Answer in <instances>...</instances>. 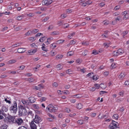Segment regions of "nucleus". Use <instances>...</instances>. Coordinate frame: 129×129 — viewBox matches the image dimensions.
Instances as JSON below:
<instances>
[{"label":"nucleus","instance_id":"e433bc0d","mask_svg":"<svg viewBox=\"0 0 129 129\" xmlns=\"http://www.w3.org/2000/svg\"><path fill=\"white\" fill-rule=\"evenodd\" d=\"M120 17H118L117 18H116L115 19V20H114L112 21V23H113V22H115L116 21H119V19H120Z\"/></svg>","mask_w":129,"mask_h":129},{"label":"nucleus","instance_id":"a878e982","mask_svg":"<svg viewBox=\"0 0 129 129\" xmlns=\"http://www.w3.org/2000/svg\"><path fill=\"white\" fill-rule=\"evenodd\" d=\"M100 87L103 89H104L106 87V86L104 85L103 83H101L100 85Z\"/></svg>","mask_w":129,"mask_h":129},{"label":"nucleus","instance_id":"aec40b11","mask_svg":"<svg viewBox=\"0 0 129 129\" xmlns=\"http://www.w3.org/2000/svg\"><path fill=\"white\" fill-rule=\"evenodd\" d=\"M113 54L114 56H117L119 55L117 51H113Z\"/></svg>","mask_w":129,"mask_h":129},{"label":"nucleus","instance_id":"423d86ee","mask_svg":"<svg viewBox=\"0 0 129 129\" xmlns=\"http://www.w3.org/2000/svg\"><path fill=\"white\" fill-rule=\"evenodd\" d=\"M34 121L36 123H39L41 121V118L37 115L35 116V119L34 120Z\"/></svg>","mask_w":129,"mask_h":129},{"label":"nucleus","instance_id":"72a5a7b5","mask_svg":"<svg viewBox=\"0 0 129 129\" xmlns=\"http://www.w3.org/2000/svg\"><path fill=\"white\" fill-rule=\"evenodd\" d=\"M93 73H89L87 75V76L89 77L90 78H92L93 75Z\"/></svg>","mask_w":129,"mask_h":129},{"label":"nucleus","instance_id":"393cba45","mask_svg":"<svg viewBox=\"0 0 129 129\" xmlns=\"http://www.w3.org/2000/svg\"><path fill=\"white\" fill-rule=\"evenodd\" d=\"M47 0H43L42 2V3L43 5H44L46 6H48L47 4Z\"/></svg>","mask_w":129,"mask_h":129},{"label":"nucleus","instance_id":"de8ad7c7","mask_svg":"<svg viewBox=\"0 0 129 129\" xmlns=\"http://www.w3.org/2000/svg\"><path fill=\"white\" fill-rule=\"evenodd\" d=\"M5 114L4 113V111L3 110H0V115H4Z\"/></svg>","mask_w":129,"mask_h":129},{"label":"nucleus","instance_id":"6ab92c4d","mask_svg":"<svg viewBox=\"0 0 129 129\" xmlns=\"http://www.w3.org/2000/svg\"><path fill=\"white\" fill-rule=\"evenodd\" d=\"M27 80L29 82H34L35 80V79L33 78L30 77L28 78Z\"/></svg>","mask_w":129,"mask_h":129},{"label":"nucleus","instance_id":"0eeeda50","mask_svg":"<svg viewBox=\"0 0 129 129\" xmlns=\"http://www.w3.org/2000/svg\"><path fill=\"white\" fill-rule=\"evenodd\" d=\"M34 121H31L30 123V126L31 129H36L37 126Z\"/></svg>","mask_w":129,"mask_h":129},{"label":"nucleus","instance_id":"4d7b16f0","mask_svg":"<svg viewBox=\"0 0 129 129\" xmlns=\"http://www.w3.org/2000/svg\"><path fill=\"white\" fill-rule=\"evenodd\" d=\"M20 27L19 26L15 28V30L16 31H18L20 30Z\"/></svg>","mask_w":129,"mask_h":129},{"label":"nucleus","instance_id":"5701e85b","mask_svg":"<svg viewBox=\"0 0 129 129\" xmlns=\"http://www.w3.org/2000/svg\"><path fill=\"white\" fill-rule=\"evenodd\" d=\"M75 33L74 32L70 34V35H69L68 37L70 39H71L72 37L75 35Z\"/></svg>","mask_w":129,"mask_h":129},{"label":"nucleus","instance_id":"9b49d317","mask_svg":"<svg viewBox=\"0 0 129 129\" xmlns=\"http://www.w3.org/2000/svg\"><path fill=\"white\" fill-rule=\"evenodd\" d=\"M125 74L123 73H121L119 76L118 77L120 79H123L124 77Z\"/></svg>","mask_w":129,"mask_h":129},{"label":"nucleus","instance_id":"c03bdc74","mask_svg":"<svg viewBox=\"0 0 129 129\" xmlns=\"http://www.w3.org/2000/svg\"><path fill=\"white\" fill-rule=\"evenodd\" d=\"M53 86L54 87H56L58 85V84L56 82H54L52 84Z\"/></svg>","mask_w":129,"mask_h":129},{"label":"nucleus","instance_id":"37998d69","mask_svg":"<svg viewBox=\"0 0 129 129\" xmlns=\"http://www.w3.org/2000/svg\"><path fill=\"white\" fill-rule=\"evenodd\" d=\"M120 7L119 6H116L114 8V10L115 11H117L120 9Z\"/></svg>","mask_w":129,"mask_h":129},{"label":"nucleus","instance_id":"774afa93","mask_svg":"<svg viewBox=\"0 0 129 129\" xmlns=\"http://www.w3.org/2000/svg\"><path fill=\"white\" fill-rule=\"evenodd\" d=\"M18 129H27L26 127L23 126H21Z\"/></svg>","mask_w":129,"mask_h":129},{"label":"nucleus","instance_id":"473e14b6","mask_svg":"<svg viewBox=\"0 0 129 129\" xmlns=\"http://www.w3.org/2000/svg\"><path fill=\"white\" fill-rule=\"evenodd\" d=\"M52 35H56L59 34V32L58 31H54L51 33Z\"/></svg>","mask_w":129,"mask_h":129},{"label":"nucleus","instance_id":"58836bf2","mask_svg":"<svg viewBox=\"0 0 129 129\" xmlns=\"http://www.w3.org/2000/svg\"><path fill=\"white\" fill-rule=\"evenodd\" d=\"M28 40L30 41H33L35 40V38L33 37H31L28 38Z\"/></svg>","mask_w":129,"mask_h":129},{"label":"nucleus","instance_id":"338daca9","mask_svg":"<svg viewBox=\"0 0 129 129\" xmlns=\"http://www.w3.org/2000/svg\"><path fill=\"white\" fill-rule=\"evenodd\" d=\"M67 16V15L65 14H63L61 15V17L62 18H64Z\"/></svg>","mask_w":129,"mask_h":129},{"label":"nucleus","instance_id":"7ed1b4c3","mask_svg":"<svg viewBox=\"0 0 129 129\" xmlns=\"http://www.w3.org/2000/svg\"><path fill=\"white\" fill-rule=\"evenodd\" d=\"M12 112L14 113H16L17 110V104L16 101L14 102V105L11 106L9 109Z\"/></svg>","mask_w":129,"mask_h":129},{"label":"nucleus","instance_id":"2f4dec72","mask_svg":"<svg viewBox=\"0 0 129 129\" xmlns=\"http://www.w3.org/2000/svg\"><path fill=\"white\" fill-rule=\"evenodd\" d=\"M33 107L35 109H38L39 108L38 105L37 104H33Z\"/></svg>","mask_w":129,"mask_h":129},{"label":"nucleus","instance_id":"f257e3e1","mask_svg":"<svg viewBox=\"0 0 129 129\" xmlns=\"http://www.w3.org/2000/svg\"><path fill=\"white\" fill-rule=\"evenodd\" d=\"M27 112L25 108V106L20 105L19 109V116H25L27 115Z\"/></svg>","mask_w":129,"mask_h":129},{"label":"nucleus","instance_id":"c756f323","mask_svg":"<svg viewBox=\"0 0 129 129\" xmlns=\"http://www.w3.org/2000/svg\"><path fill=\"white\" fill-rule=\"evenodd\" d=\"M30 115L31 117H33L34 115V114L31 111H28V112H27V115Z\"/></svg>","mask_w":129,"mask_h":129},{"label":"nucleus","instance_id":"1a4fd4ad","mask_svg":"<svg viewBox=\"0 0 129 129\" xmlns=\"http://www.w3.org/2000/svg\"><path fill=\"white\" fill-rule=\"evenodd\" d=\"M29 102L30 103H34L36 100L33 97H30L28 98Z\"/></svg>","mask_w":129,"mask_h":129},{"label":"nucleus","instance_id":"09e8293b","mask_svg":"<svg viewBox=\"0 0 129 129\" xmlns=\"http://www.w3.org/2000/svg\"><path fill=\"white\" fill-rule=\"evenodd\" d=\"M115 64V63H112L111 66V68L112 69L116 67Z\"/></svg>","mask_w":129,"mask_h":129},{"label":"nucleus","instance_id":"c9c22d12","mask_svg":"<svg viewBox=\"0 0 129 129\" xmlns=\"http://www.w3.org/2000/svg\"><path fill=\"white\" fill-rule=\"evenodd\" d=\"M64 41V40H59L56 41L57 43L60 44V43H63Z\"/></svg>","mask_w":129,"mask_h":129},{"label":"nucleus","instance_id":"7c9ffc66","mask_svg":"<svg viewBox=\"0 0 129 129\" xmlns=\"http://www.w3.org/2000/svg\"><path fill=\"white\" fill-rule=\"evenodd\" d=\"M66 72L67 73L69 74H72V71L71 69H69L66 71Z\"/></svg>","mask_w":129,"mask_h":129},{"label":"nucleus","instance_id":"49530a36","mask_svg":"<svg viewBox=\"0 0 129 129\" xmlns=\"http://www.w3.org/2000/svg\"><path fill=\"white\" fill-rule=\"evenodd\" d=\"M54 27V26L52 25H50L48 28V29H52Z\"/></svg>","mask_w":129,"mask_h":129},{"label":"nucleus","instance_id":"ea45409f","mask_svg":"<svg viewBox=\"0 0 129 129\" xmlns=\"http://www.w3.org/2000/svg\"><path fill=\"white\" fill-rule=\"evenodd\" d=\"M83 120H79L77 122H78V123H79V124H82L83 123Z\"/></svg>","mask_w":129,"mask_h":129},{"label":"nucleus","instance_id":"f8f14e48","mask_svg":"<svg viewBox=\"0 0 129 129\" xmlns=\"http://www.w3.org/2000/svg\"><path fill=\"white\" fill-rule=\"evenodd\" d=\"M37 51V49H31L29 50L28 52L30 54H33L35 53Z\"/></svg>","mask_w":129,"mask_h":129},{"label":"nucleus","instance_id":"f03ea898","mask_svg":"<svg viewBox=\"0 0 129 129\" xmlns=\"http://www.w3.org/2000/svg\"><path fill=\"white\" fill-rule=\"evenodd\" d=\"M58 107L56 106H54L50 104L46 108V110L49 111L50 112H55L58 109Z\"/></svg>","mask_w":129,"mask_h":129},{"label":"nucleus","instance_id":"4468645a","mask_svg":"<svg viewBox=\"0 0 129 129\" xmlns=\"http://www.w3.org/2000/svg\"><path fill=\"white\" fill-rule=\"evenodd\" d=\"M57 70H61L63 68V67L61 65L59 64L57 65L56 67Z\"/></svg>","mask_w":129,"mask_h":129},{"label":"nucleus","instance_id":"ddd939ff","mask_svg":"<svg viewBox=\"0 0 129 129\" xmlns=\"http://www.w3.org/2000/svg\"><path fill=\"white\" fill-rule=\"evenodd\" d=\"M2 110L3 111L6 112L8 110V108L5 106V105L4 104L2 106Z\"/></svg>","mask_w":129,"mask_h":129},{"label":"nucleus","instance_id":"6e6552de","mask_svg":"<svg viewBox=\"0 0 129 129\" xmlns=\"http://www.w3.org/2000/svg\"><path fill=\"white\" fill-rule=\"evenodd\" d=\"M21 102L23 104L24 106H25V105H29L30 104L29 101L28 100H25L24 99H22L21 100Z\"/></svg>","mask_w":129,"mask_h":129},{"label":"nucleus","instance_id":"79ce46f5","mask_svg":"<svg viewBox=\"0 0 129 129\" xmlns=\"http://www.w3.org/2000/svg\"><path fill=\"white\" fill-rule=\"evenodd\" d=\"M109 127L111 129H113L114 128H115L114 126L113 125V124H110L109 126Z\"/></svg>","mask_w":129,"mask_h":129},{"label":"nucleus","instance_id":"e2e57ef3","mask_svg":"<svg viewBox=\"0 0 129 129\" xmlns=\"http://www.w3.org/2000/svg\"><path fill=\"white\" fill-rule=\"evenodd\" d=\"M92 3V2L91 1H88L86 2V4H87V5H89V4H91Z\"/></svg>","mask_w":129,"mask_h":129},{"label":"nucleus","instance_id":"603ef678","mask_svg":"<svg viewBox=\"0 0 129 129\" xmlns=\"http://www.w3.org/2000/svg\"><path fill=\"white\" fill-rule=\"evenodd\" d=\"M76 62L77 63L80 64L82 60H80V59H78L76 60Z\"/></svg>","mask_w":129,"mask_h":129},{"label":"nucleus","instance_id":"cd10ccee","mask_svg":"<svg viewBox=\"0 0 129 129\" xmlns=\"http://www.w3.org/2000/svg\"><path fill=\"white\" fill-rule=\"evenodd\" d=\"M117 51L119 55L123 53V51L121 49H119Z\"/></svg>","mask_w":129,"mask_h":129},{"label":"nucleus","instance_id":"680f3d73","mask_svg":"<svg viewBox=\"0 0 129 129\" xmlns=\"http://www.w3.org/2000/svg\"><path fill=\"white\" fill-rule=\"evenodd\" d=\"M25 75L26 76H27L28 77L31 76H32V74L31 73H27L25 74Z\"/></svg>","mask_w":129,"mask_h":129},{"label":"nucleus","instance_id":"a19ab883","mask_svg":"<svg viewBox=\"0 0 129 129\" xmlns=\"http://www.w3.org/2000/svg\"><path fill=\"white\" fill-rule=\"evenodd\" d=\"M82 44L83 45H85V46H86L88 45L89 44L88 43V42H82Z\"/></svg>","mask_w":129,"mask_h":129},{"label":"nucleus","instance_id":"8fccbe9b","mask_svg":"<svg viewBox=\"0 0 129 129\" xmlns=\"http://www.w3.org/2000/svg\"><path fill=\"white\" fill-rule=\"evenodd\" d=\"M53 44H52L50 45V47L52 49H54L56 47V46L55 45L54 46Z\"/></svg>","mask_w":129,"mask_h":129},{"label":"nucleus","instance_id":"2eb2a0df","mask_svg":"<svg viewBox=\"0 0 129 129\" xmlns=\"http://www.w3.org/2000/svg\"><path fill=\"white\" fill-rule=\"evenodd\" d=\"M46 39V38L44 36L43 37L41 38H40L39 40V41L40 42H43Z\"/></svg>","mask_w":129,"mask_h":129},{"label":"nucleus","instance_id":"a211bd4d","mask_svg":"<svg viewBox=\"0 0 129 129\" xmlns=\"http://www.w3.org/2000/svg\"><path fill=\"white\" fill-rule=\"evenodd\" d=\"M7 125L6 124L3 125L1 126L0 127V129H7Z\"/></svg>","mask_w":129,"mask_h":129},{"label":"nucleus","instance_id":"20e7f679","mask_svg":"<svg viewBox=\"0 0 129 129\" xmlns=\"http://www.w3.org/2000/svg\"><path fill=\"white\" fill-rule=\"evenodd\" d=\"M15 123L18 125H22L23 124V120L21 118H17L16 121Z\"/></svg>","mask_w":129,"mask_h":129},{"label":"nucleus","instance_id":"6e6d98bb","mask_svg":"<svg viewBox=\"0 0 129 129\" xmlns=\"http://www.w3.org/2000/svg\"><path fill=\"white\" fill-rule=\"evenodd\" d=\"M114 117L115 118V119L117 120L118 118V114H115L113 115Z\"/></svg>","mask_w":129,"mask_h":129},{"label":"nucleus","instance_id":"bf43d9fd","mask_svg":"<svg viewBox=\"0 0 129 129\" xmlns=\"http://www.w3.org/2000/svg\"><path fill=\"white\" fill-rule=\"evenodd\" d=\"M64 28H67L69 26V24H68L67 23H66L64 24H63Z\"/></svg>","mask_w":129,"mask_h":129},{"label":"nucleus","instance_id":"3c124183","mask_svg":"<svg viewBox=\"0 0 129 129\" xmlns=\"http://www.w3.org/2000/svg\"><path fill=\"white\" fill-rule=\"evenodd\" d=\"M76 43V41H75L74 40L71 41L70 42V44L71 45H74Z\"/></svg>","mask_w":129,"mask_h":129},{"label":"nucleus","instance_id":"4c0bfd02","mask_svg":"<svg viewBox=\"0 0 129 129\" xmlns=\"http://www.w3.org/2000/svg\"><path fill=\"white\" fill-rule=\"evenodd\" d=\"M39 31V30L37 29H35L33 30V31H31V32L34 34H35L36 33L38 32Z\"/></svg>","mask_w":129,"mask_h":129},{"label":"nucleus","instance_id":"9d476101","mask_svg":"<svg viewBox=\"0 0 129 129\" xmlns=\"http://www.w3.org/2000/svg\"><path fill=\"white\" fill-rule=\"evenodd\" d=\"M25 48H20L17 49V51L18 53H22L25 52Z\"/></svg>","mask_w":129,"mask_h":129},{"label":"nucleus","instance_id":"052dcab7","mask_svg":"<svg viewBox=\"0 0 129 129\" xmlns=\"http://www.w3.org/2000/svg\"><path fill=\"white\" fill-rule=\"evenodd\" d=\"M92 53L94 54V55H96L98 54V53L97 51H95V50H93L92 52Z\"/></svg>","mask_w":129,"mask_h":129},{"label":"nucleus","instance_id":"864d4df0","mask_svg":"<svg viewBox=\"0 0 129 129\" xmlns=\"http://www.w3.org/2000/svg\"><path fill=\"white\" fill-rule=\"evenodd\" d=\"M42 49L43 50L46 52L48 51L47 49L45 47H42Z\"/></svg>","mask_w":129,"mask_h":129},{"label":"nucleus","instance_id":"f3484780","mask_svg":"<svg viewBox=\"0 0 129 129\" xmlns=\"http://www.w3.org/2000/svg\"><path fill=\"white\" fill-rule=\"evenodd\" d=\"M20 43H15V44L11 46V47L13 48H14L16 47H17L18 46H19L20 45Z\"/></svg>","mask_w":129,"mask_h":129},{"label":"nucleus","instance_id":"13d9d810","mask_svg":"<svg viewBox=\"0 0 129 129\" xmlns=\"http://www.w3.org/2000/svg\"><path fill=\"white\" fill-rule=\"evenodd\" d=\"M88 52L87 50H85L84 51L83 53H82L83 55H84V56L86 55Z\"/></svg>","mask_w":129,"mask_h":129},{"label":"nucleus","instance_id":"b1692460","mask_svg":"<svg viewBox=\"0 0 129 129\" xmlns=\"http://www.w3.org/2000/svg\"><path fill=\"white\" fill-rule=\"evenodd\" d=\"M16 61V60L14 59H13L9 61H8V62L9 64H12L15 63Z\"/></svg>","mask_w":129,"mask_h":129},{"label":"nucleus","instance_id":"dca6fc26","mask_svg":"<svg viewBox=\"0 0 129 129\" xmlns=\"http://www.w3.org/2000/svg\"><path fill=\"white\" fill-rule=\"evenodd\" d=\"M82 105L81 103H78L77 104V108L78 109H80L82 107Z\"/></svg>","mask_w":129,"mask_h":129},{"label":"nucleus","instance_id":"4be33fe9","mask_svg":"<svg viewBox=\"0 0 129 129\" xmlns=\"http://www.w3.org/2000/svg\"><path fill=\"white\" fill-rule=\"evenodd\" d=\"M74 53V52L73 51L69 52L67 53V56H71L73 55Z\"/></svg>","mask_w":129,"mask_h":129},{"label":"nucleus","instance_id":"bb28decb","mask_svg":"<svg viewBox=\"0 0 129 129\" xmlns=\"http://www.w3.org/2000/svg\"><path fill=\"white\" fill-rule=\"evenodd\" d=\"M128 31H125L123 32L122 34L123 38H125L124 36L128 33Z\"/></svg>","mask_w":129,"mask_h":129},{"label":"nucleus","instance_id":"0e129e2a","mask_svg":"<svg viewBox=\"0 0 129 129\" xmlns=\"http://www.w3.org/2000/svg\"><path fill=\"white\" fill-rule=\"evenodd\" d=\"M46 100V99L45 98V97H42L41 98V102H42V101H45Z\"/></svg>","mask_w":129,"mask_h":129},{"label":"nucleus","instance_id":"5fc2aeb1","mask_svg":"<svg viewBox=\"0 0 129 129\" xmlns=\"http://www.w3.org/2000/svg\"><path fill=\"white\" fill-rule=\"evenodd\" d=\"M22 18V17L21 16H19L17 17V19L19 20H21Z\"/></svg>","mask_w":129,"mask_h":129},{"label":"nucleus","instance_id":"412c9836","mask_svg":"<svg viewBox=\"0 0 129 129\" xmlns=\"http://www.w3.org/2000/svg\"><path fill=\"white\" fill-rule=\"evenodd\" d=\"M63 56L62 55H58L56 56V59L57 60L61 59Z\"/></svg>","mask_w":129,"mask_h":129},{"label":"nucleus","instance_id":"f704fd0d","mask_svg":"<svg viewBox=\"0 0 129 129\" xmlns=\"http://www.w3.org/2000/svg\"><path fill=\"white\" fill-rule=\"evenodd\" d=\"M74 98H75V96H76V98H79L82 97V95L79 94H78L76 95H74L73 96Z\"/></svg>","mask_w":129,"mask_h":129},{"label":"nucleus","instance_id":"c85d7f7f","mask_svg":"<svg viewBox=\"0 0 129 129\" xmlns=\"http://www.w3.org/2000/svg\"><path fill=\"white\" fill-rule=\"evenodd\" d=\"M112 124H113V125L114 126V127L115 128H116L117 127V125L116 124V122L114 121L113 120L112 121Z\"/></svg>","mask_w":129,"mask_h":129},{"label":"nucleus","instance_id":"39448f33","mask_svg":"<svg viewBox=\"0 0 129 129\" xmlns=\"http://www.w3.org/2000/svg\"><path fill=\"white\" fill-rule=\"evenodd\" d=\"M8 119L9 122H12V123H15L16 120L15 117L10 116L9 117Z\"/></svg>","mask_w":129,"mask_h":129},{"label":"nucleus","instance_id":"a18cd8bd","mask_svg":"<svg viewBox=\"0 0 129 129\" xmlns=\"http://www.w3.org/2000/svg\"><path fill=\"white\" fill-rule=\"evenodd\" d=\"M94 86L96 87V88L99 89L100 87V85L98 84H95L94 85Z\"/></svg>","mask_w":129,"mask_h":129},{"label":"nucleus","instance_id":"69168bd1","mask_svg":"<svg viewBox=\"0 0 129 129\" xmlns=\"http://www.w3.org/2000/svg\"><path fill=\"white\" fill-rule=\"evenodd\" d=\"M52 2V1L51 0L48 1L47 0V4H48V6Z\"/></svg>","mask_w":129,"mask_h":129}]
</instances>
